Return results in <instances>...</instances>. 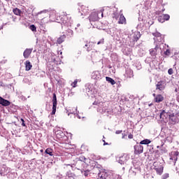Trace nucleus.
I'll list each match as a JSON object with an SVG mask.
<instances>
[{
	"mask_svg": "<svg viewBox=\"0 0 179 179\" xmlns=\"http://www.w3.org/2000/svg\"><path fill=\"white\" fill-rule=\"evenodd\" d=\"M43 12L46 13V15H50L51 22H57V23H61L67 27H69L72 25V20L71 19V15H66V13H64V15L58 16L57 15V12L55 10L48 11L45 10Z\"/></svg>",
	"mask_w": 179,
	"mask_h": 179,
	"instance_id": "1",
	"label": "nucleus"
},
{
	"mask_svg": "<svg viewBox=\"0 0 179 179\" xmlns=\"http://www.w3.org/2000/svg\"><path fill=\"white\" fill-rule=\"evenodd\" d=\"M100 13H101V11L92 12L88 17L90 22L93 27H94V22H99V15H100Z\"/></svg>",
	"mask_w": 179,
	"mask_h": 179,
	"instance_id": "2",
	"label": "nucleus"
},
{
	"mask_svg": "<svg viewBox=\"0 0 179 179\" xmlns=\"http://www.w3.org/2000/svg\"><path fill=\"white\" fill-rule=\"evenodd\" d=\"M93 105L99 106V108L98 109V111H99V113H101V114H106V113L109 112L108 107L106 106V103L94 101L93 103Z\"/></svg>",
	"mask_w": 179,
	"mask_h": 179,
	"instance_id": "3",
	"label": "nucleus"
},
{
	"mask_svg": "<svg viewBox=\"0 0 179 179\" xmlns=\"http://www.w3.org/2000/svg\"><path fill=\"white\" fill-rule=\"evenodd\" d=\"M86 162H87V159L85 157H80L76 164H66V166H71V169H73V166H77V167H79V164H85Z\"/></svg>",
	"mask_w": 179,
	"mask_h": 179,
	"instance_id": "4",
	"label": "nucleus"
},
{
	"mask_svg": "<svg viewBox=\"0 0 179 179\" xmlns=\"http://www.w3.org/2000/svg\"><path fill=\"white\" fill-rule=\"evenodd\" d=\"M152 35L155 36V41H158V43H163L164 42V36L162 35L159 32L153 33Z\"/></svg>",
	"mask_w": 179,
	"mask_h": 179,
	"instance_id": "5",
	"label": "nucleus"
},
{
	"mask_svg": "<svg viewBox=\"0 0 179 179\" xmlns=\"http://www.w3.org/2000/svg\"><path fill=\"white\" fill-rule=\"evenodd\" d=\"M10 168L6 166V165H3L0 169V174L1 176L5 177V176H8L10 173Z\"/></svg>",
	"mask_w": 179,
	"mask_h": 179,
	"instance_id": "6",
	"label": "nucleus"
},
{
	"mask_svg": "<svg viewBox=\"0 0 179 179\" xmlns=\"http://www.w3.org/2000/svg\"><path fill=\"white\" fill-rule=\"evenodd\" d=\"M78 13H80V16H86V15L89 14V8L86 7V6H81L78 8Z\"/></svg>",
	"mask_w": 179,
	"mask_h": 179,
	"instance_id": "7",
	"label": "nucleus"
},
{
	"mask_svg": "<svg viewBox=\"0 0 179 179\" xmlns=\"http://www.w3.org/2000/svg\"><path fill=\"white\" fill-rule=\"evenodd\" d=\"M45 10L39 13V15H43V16H45V17H43L41 20L42 24H45V23H48V22H52L50 20L51 17H50V15H47V13H44Z\"/></svg>",
	"mask_w": 179,
	"mask_h": 179,
	"instance_id": "8",
	"label": "nucleus"
},
{
	"mask_svg": "<svg viewBox=\"0 0 179 179\" xmlns=\"http://www.w3.org/2000/svg\"><path fill=\"white\" fill-rule=\"evenodd\" d=\"M55 113H57V94H55V93H54L53 94V97H52V115H55Z\"/></svg>",
	"mask_w": 179,
	"mask_h": 179,
	"instance_id": "9",
	"label": "nucleus"
},
{
	"mask_svg": "<svg viewBox=\"0 0 179 179\" xmlns=\"http://www.w3.org/2000/svg\"><path fill=\"white\" fill-rule=\"evenodd\" d=\"M134 153L135 155H141V153H143V146L141 144L134 145Z\"/></svg>",
	"mask_w": 179,
	"mask_h": 179,
	"instance_id": "10",
	"label": "nucleus"
},
{
	"mask_svg": "<svg viewBox=\"0 0 179 179\" xmlns=\"http://www.w3.org/2000/svg\"><path fill=\"white\" fill-rule=\"evenodd\" d=\"M129 159V157L128 155L124 154L122 156L119 157V159L117 160L118 163L120 164H125L127 162H128V159Z\"/></svg>",
	"mask_w": 179,
	"mask_h": 179,
	"instance_id": "11",
	"label": "nucleus"
},
{
	"mask_svg": "<svg viewBox=\"0 0 179 179\" xmlns=\"http://www.w3.org/2000/svg\"><path fill=\"white\" fill-rule=\"evenodd\" d=\"M92 79L100 80V79H101V74L100 73V71H94L92 73Z\"/></svg>",
	"mask_w": 179,
	"mask_h": 179,
	"instance_id": "12",
	"label": "nucleus"
},
{
	"mask_svg": "<svg viewBox=\"0 0 179 179\" xmlns=\"http://www.w3.org/2000/svg\"><path fill=\"white\" fill-rule=\"evenodd\" d=\"M31 52H33V48H27L23 52L24 58L27 59V58H29V57H30L31 55Z\"/></svg>",
	"mask_w": 179,
	"mask_h": 179,
	"instance_id": "13",
	"label": "nucleus"
},
{
	"mask_svg": "<svg viewBox=\"0 0 179 179\" xmlns=\"http://www.w3.org/2000/svg\"><path fill=\"white\" fill-rule=\"evenodd\" d=\"M0 104L4 107H8V106H10V101L0 96Z\"/></svg>",
	"mask_w": 179,
	"mask_h": 179,
	"instance_id": "14",
	"label": "nucleus"
},
{
	"mask_svg": "<svg viewBox=\"0 0 179 179\" xmlns=\"http://www.w3.org/2000/svg\"><path fill=\"white\" fill-rule=\"evenodd\" d=\"M157 50H159V45H157L155 49L150 50V54L152 57H156L157 55Z\"/></svg>",
	"mask_w": 179,
	"mask_h": 179,
	"instance_id": "15",
	"label": "nucleus"
},
{
	"mask_svg": "<svg viewBox=\"0 0 179 179\" xmlns=\"http://www.w3.org/2000/svg\"><path fill=\"white\" fill-rule=\"evenodd\" d=\"M24 65H25V71H30V69H31V68H33V65L29 60H27L24 62Z\"/></svg>",
	"mask_w": 179,
	"mask_h": 179,
	"instance_id": "16",
	"label": "nucleus"
},
{
	"mask_svg": "<svg viewBox=\"0 0 179 179\" xmlns=\"http://www.w3.org/2000/svg\"><path fill=\"white\" fill-rule=\"evenodd\" d=\"M98 177L101 179H107V177H108V174L106 173V171H100L98 173Z\"/></svg>",
	"mask_w": 179,
	"mask_h": 179,
	"instance_id": "17",
	"label": "nucleus"
},
{
	"mask_svg": "<svg viewBox=\"0 0 179 179\" xmlns=\"http://www.w3.org/2000/svg\"><path fill=\"white\" fill-rule=\"evenodd\" d=\"M164 100V97H163V95L158 94L155 97V103H162Z\"/></svg>",
	"mask_w": 179,
	"mask_h": 179,
	"instance_id": "18",
	"label": "nucleus"
},
{
	"mask_svg": "<svg viewBox=\"0 0 179 179\" xmlns=\"http://www.w3.org/2000/svg\"><path fill=\"white\" fill-rule=\"evenodd\" d=\"M118 23L119 24H127V20L125 19V17L122 14L120 17Z\"/></svg>",
	"mask_w": 179,
	"mask_h": 179,
	"instance_id": "19",
	"label": "nucleus"
},
{
	"mask_svg": "<svg viewBox=\"0 0 179 179\" xmlns=\"http://www.w3.org/2000/svg\"><path fill=\"white\" fill-rule=\"evenodd\" d=\"M127 78H134V71L131 69H127L126 70Z\"/></svg>",
	"mask_w": 179,
	"mask_h": 179,
	"instance_id": "20",
	"label": "nucleus"
},
{
	"mask_svg": "<svg viewBox=\"0 0 179 179\" xmlns=\"http://www.w3.org/2000/svg\"><path fill=\"white\" fill-rule=\"evenodd\" d=\"M157 89L159 90H164V88L166 87L164 85V83L163 82H158L157 84L156 85Z\"/></svg>",
	"mask_w": 179,
	"mask_h": 179,
	"instance_id": "21",
	"label": "nucleus"
},
{
	"mask_svg": "<svg viewBox=\"0 0 179 179\" xmlns=\"http://www.w3.org/2000/svg\"><path fill=\"white\" fill-rule=\"evenodd\" d=\"M161 120H166L169 117V113L166 110H162L159 115Z\"/></svg>",
	"mask_w": 179,
	"mask_h": 179,
	"instance_id": "22",
	"label": "nucleus"
},
{
	"mask_svg": "<svg viewBox=\"0 0 179 179\" xmlns=\"http://www.w3.org/2000/svg\"><path fill=\"white\" fill-rule=\"evenodd\" d=\"M56 136L58 139H61L62 138H64V132L61 130H57L56 132Z\"/></svg>",
	"mask_w": 179,
	"mask_h": 179,
	"instance_id": "23",
	"label": "nucleus"
},
{
	"mask_svg": "<svg viewBox=\"0 0 179 179\" xmlns=\"http://www.w3.org/2000/svg\"><path fill=\"white\" fill-rule=\"evenodd\" d=\"M45 153H46V155H49V156H54V150L48 148L45 150Z\"/></svg>",
	"mask_w": 179,
	"mask_h": 179,
	"instance_id": "24",
	"label": "nucleus"
},
{
	"mask_svg": "<svg viewBox=\"0 0 179 179\" xmlns=\"http://www.w3.org/2000/svg\"><path fill=\"white\" fill-rule=\"evenodd\" d=\"M66 38V36L65 35H62L58 39H57V43L58 44H62V43H64V41H65V38Z\"/></svg>",
	"mask_w": 179,
	"mask_h": 179,
	"instance_id": "25",
	"label": "nucleus"
},
{
	"mask_svg": "<svg viewBox=\"0 0 179 179\" xmlns=\"http://www.w3.org/2000/svg\"><path fill=\"white\" fill-rule=\"evenodd\" d=\"M134 41H138L141 38V33L137 31L134 34Z\"/></svg>",
	"mask_w": 179,
	"mask_h": 179,
	"instance_id": "26",
	"label": "nucleus"
},
{
	"mask_svg": "<svg viewBox=\"0 0 179 179\" xmlns=\"http://www.w3.org/2000/svg\"><path fill=\"white\" fill-rule=\"evenodd\" d=\"M67 37H73V31L71 29H68L66 31Z\"/></svg>",
	"mask_w": 179,
	"mask_h": 179,
	"instance_id": "27",
	"label": "nucleus"
},
{
	"mask_svg": "<svg viewBox=\"0 0 179 179\" xmlns=\"http://www.w3.org/2000/svg\"><path fill=\"white\" fill-rule=\"evenodd\" d=\"M89 169H85V168H83V169H81V173L82 174H83V176H85V177H87V176H89Z\"/></svg>",
	"mask_w": 179,
	"mask_h": 179,
	"instance_id": "28",
	"label": "nucleus"
},
{
	"mask_svg": "<svg viewBox=\"0 0 179 179\" xmlns=\"http://www.w3.org/2000/svg\"><path fill=\"white\" fill-rule=\"evenodd\" d=\"M106 82H108V83H110L111 85H115V80H114L113 78L110 77H106Z\"/></svg>",
	"mask_w": 179,
	"mask_h": 179,
	"instance_id": "29",
	"label": "nucleus"
},
{
	"mask_svg": "<svg viewBox=\"0 0 179 179\" xmlns=\"http://www.w3.org/2000/svg\"><path fill=\"white\" fill-rule=\"evenodd\" d=\"M66 176L67 177H69V178H72V179L76 178V175H75L73 173H71V171L67 172Z\"/></svg>",
	"mask_w": 179,
	"mask_h": 179,
	"instance_id": "30",
	"label": "nucleus"
},
{
	"mask_svg": "<svg viewBox=\"0 0 179 179\" xmlns=\"http://www.w3.org/2000/svg\"><path fill=\"white\" fill-rule=\"evenodd\" d=\"M150 140L149 139H145L140 142V145H149L150 143Z\"/></svg>",
	"mask_w": 179,
	"mask_h": 179,
	"instance_id": "31",
	"label": "nucleus"
},
{
	"mask_svg": "<svg viewBox=\"0 0 179 179\" xmlns=\"http://www.w3.org/2000/svg\"><path fill=\"white\" fill-rule=\"evenodd\" d=\"M155 171L159 176H162V174H163V167L155 168Z\"/></svg>",
	"mask_w": 179,
	"mask_h": 179,
	"instance_id": "32",
	"label": "nucleus"
},
{
	"mask_svg": "<svg viewBox=\"0 0 179 179\" xmlns=\"http://www.w3.org/2000/svg\"><path fill=\"white\" fill-rule=\"evenodd\" d=\"M13 13L15 15H17V16H19V15H20V13H22V11L19 8H15L13 10Z\"/></svg>",
	"mask_w": 179,
	"mask_h": 179,
	"instance_id": "33",
	"label": "nucleus"
},
{
	"mask_svg": "<svg viewBox=\"0 0 179 179\" xmlns=\"http://www.w3.org/2000/svg\"><path fill=\"white\" fill-rule=\"evenodd\" d=\"M164 20H170V15L169 14H164L162 15Z\"/></svg>",
	"mask_w": 179,
	"mask_h": 179,
	"instance_id": "34",
	"label": "nucleus"
},
{
	"mask_svg": "<svg viewBox=\"0 0 179 179\" xmlns=\"http://www.w3.org/2000/svg\"><path fill=\"white\" fill-rule=\"evenodd\" d=\"M83 166H85V164H79V166H73V167H76V169H77V170H80V171H81L82 169H83Z\"/></svg>",
	"mask_w": 179,
	"mask_h": 179,
	"instance_id": "35",
	"label": "nucleus"
},
{
	"mask_svg": "<svg viewBox=\"0 0 179 179\" xmlns=\"http://www.w3.org/2000/svg\"><path fill=\"white\" fill-rule=\"evenodd\" d=\"M29 29H30V30H31V31H36L37 28L36 27V26L34 24H31V25H30Z\"/></svg>",
	"mask_w": 179,
	"mask_h": 179,
	"instance_id": "36",
	"label": "nucleus"
},
{
	"mask_svg": "<svg viewBox=\"0 0 179 179\" xmlns=\"http://www.w3.org/2000/svg\"><path fill=\"white\" fill-rule=\"evenodd\" d=\"M158 21L160 22V23H164V19L163 18V16H159L158 17Z\"/></svg>",
	"mask_w": 179,
	"mask_h": 179,
	"instance_id": "37",
	"label": "nucleus"
},
{
	"mask_svg": "<svg viewBox=\"0 0 179 179\" xmlns=\"http://www.w3.org/2000/svg\"><path fill=\"white\" fill-rule=\"evenodd\" d=\"M164 54L169 57V55H170V50L166 49V50L164 51Z\"/></svg>",
	"mask_w": 179,
	"mask_h": 179,
	"instance_id": "38",
	"label": "nucleus"
},
{
	"mask_svg": "<svg viewBox=\"0 0 179 179\" xmlns=\"http://www.w3.org/2000/svg\"><path fill=\"white\" fill-rule=\"evenodd\" d=\"M78 84V80H76L73 83H71V86L73 87H76V85Z\"/></svg>",
	"mask_w": 179,
	"mask_h": 179,
	"instance_id": "39",
	"label": "nucleus"
},
{
	"mask_svg": "<svg viewBox=\"0 0 179 179\" xmlns=\"http://www.w3.org/2000/svg\"><path fill=\"white\" fill-rule=\"evenodd\" d=\"M100 44H104V38L101 39L98 43L97 45H100Z\"/></svg>",
	"mask_w": 179,
	"mask_h": 179,
	"instance_id": "40",
	"label": "nucleus"
},
{
	"mask_svg": "<svg viewBox=\"0 0 179 179\" xmlns=\"http://www.w3.org/2000/svg\"><path fill=\"white\" fill-rule=\"evenodd\" d=\"M162 178H163V179H167V178H169V173H164V174L162 176Z\"/></svg>",
	"mask_w": 179,
	"mask_h": 179,
	"instance_id": "41",
	"label": "nucleus"
},
{
	"mask_svg": "<svg viewBox=\"0 0 179 179\" xmlns=\"http://www.w3.org/2000/svg\"><path fill=\"white\" fill-rule=\"evenodd\" d=\"M169 75H173V69H169L168 70Z\"/></svg>",
	"mask_w": 179,
	"mask_h": 179,
	"instance_id": "42",
	"label": "nucleus"
},
{
	"mask_svg": "<svg viewBox=\"0 0 179 179\" xmlns=\"http://www.w3.org/2000/svg\"><path fill=\"white\" fill-rule=\"evenodd\" d=\"M74 113H75V112L71 111V110H70V111H69V110H67V111H66V113L68 114V115H71V114H74Z\"/></svg>",
	"mask_w": 179,
	"mask_h": 179,
	"instance_id": "43",
	"label": "nucleus"
},
{
	"mask_svg": "<svg viewBox=\"0 0 179 179\" xmlns=\"http://www.w3.org/2000/svg\"><path fill=\"white\" fill-rule=\"evenodd\" d=\"M22 121V127H26V124H24V120H23V118L21 119Z\"/></svg>",
	"mask_w": 179,
	"mask_h": 179,
	"instance_id": "44",
	"label": "nucleus"
},
{
	"mask_svg": "<svg viewBox=\"0 0 179 179\" xmlns=\"http://www.w3.org/2000/svg\"><path fill=\"white\" fill-rule=\"evenodd\" d=\"M122 132V130H117V131H115V134L117 135H120V134H121Z\"/></svg>",
	"mask_w": 179,
	"mask_h": 179,
	"instance_id": "45",
	"label": "nucleus"
},
{
	"mask_svg": "<svg viewBox=\"0 0 179 179\" xmlns=\"http://www.w3.org/2000/svg\"><path fill=\"white\" fill-rule=\"evenodd\" d=\"M148 148L150 149V151L152 152H153V148H152V146L148 145Z\"/></svg>",
	"mask_w": 179,
	"mask_h": 179,
	"instance_id": "46",
	"label": "nucleus"
},
{
	"mask_svg": "<svg viewBox=\"0 0 179 179\" xmlns=\"http://www.w3.org/2000/svg\"><path fill=\"white\" fill-rule=\"evenodd\" d=\"M3 29V24H2V22H0V30H2Z\"/></svg>",
	"mask_w": 179,
	"mask_h": 179,
	"instance_id": "47",
	"label": "nucleus"
},
{
	"mask_svg": "<svg viewBox=\"0 0 179 179\" xmlns=\"http://www.w3.org/2000/svg\"><path fill=\"white\" fill-rule=\"evenodd\" d=\"M128 138H129V139H132V138H134V136L132 134H129L128 136Z\"/></svg>",
	"mask_w": 179,
	"mask_h": 179,
	"instance_id": "48",
	"label": "nucleus"
},
{
	"mask_svg": "<svg viewBox=\"0 0 179 179\" xmlns=\"http://www.w3.org/2000/svg\"><path fill=\"white\" fill-rule=\"evenodd\" d=\"M164 46H166V44L162 43V44L160 45V50H162V47H164Z\"/></svg>",
	"mask_w": 179,
	"mask_h": 179,
	"instance_id": "49",
	"label": "nucleus"
},
{
	"mask_svg": "<svg viewBox=\"0 0 179 179\" xmlns=\"http://www.w3.org/2000/svg\"><path fill=\"white\" fill-rule=\"evenodd\" d=\"M103 142H104L103 146H106V145H108V143H106V141L103 140Z\"/></svg>",
	"mask_w": 179,
	"mask_h": 179,
	"instance_id": "50",
	"label": "nucleus"
},
{
	"mask_svg": "<svg viewBox=\"0 0 179 179\" xmlns=\"http://www.w3.org/2000/svg\"><path fill=\"white\" fill-rule=\"evenodd\" d=\"M175 92H176V93H178V89L176 88V89H175Z\"/></svg>",
	"mask_w": 179,
	"mask_h": 179,
	"instance_id": "51",
	"label": "nucleus"
},
{
	"mask_svg": "<svg viewBox=\"0 0 179 179\" xmlns=\"http://www.w3.org/2000/svg\"><path fill=\"white\" fill-rule=\"evenodd\" d=\"M76 117H78V118L80 120V116L79 115H76Z\"/></svg>",
	"mask_w": 179,
	"mask_h": 179,
	"instance_id": "52",
	"label": "nucleus"
},
{
	"mask_svg": "<svg viewBox=\"0 0 179 179\" xmlns=\"http://www.w3.org/2000/svg\"><path fill=\"white\" fill-rule=\"evenodd\" d=\"M175 155H176V156H178V152H175Z\"/></svg>",
	"mask_w": 179,
	"mask_h": 179,
	"instance_id": "53",
	"label": "nucleus"
},
{
	"mask_svg": "<svg viewBox=\"0 0 179 179\" xmlns=\"http://www.w3.org/2000/svg\"><path fill=\"white\" fill-rule=\"evenodd\" d=\"M85 47H89V45L88 44H85Z\"/></svg>",
	"mask_w": 179,
	"mask_h": 179,
	"instance_id": "54",
	"label": "nucleus"
},
{
	"mask_svg": "<svg viewBox=\"0 0 179 179\" xmlns=\"http://www.w3.org/2000/svg\"><path fill=\"white\" fill-rule=\"evenodd\" d=\"M154 97H156V94H152Z\"/></svg>",
	"mask_w": 179,
	"mask_h": 179,
	"instance_id": "55",
	"label": "nucleus"
},
{
	"mask_svg": "<svg viewBox=\"0 0 179 179\" xmlns=\"http://www.w3.org/2000/svg\"><path fill=\"white\" fill-rule=\"evenodd\" d=\"M122 138L124 139V138H125V135H123Z\"/></svg>",
	"mask_w": 179,
	"mask_h": 179,
	"instance_id": "56",
	"label": "nucleus"
},
{
	"mask_svg": "<svg viewBox=\"0 0 179 179\" xmlns=\"http://www.w3.org/2000/svg\"><path fill=\"white\" fill-rule=\"evenodd\" d=\"M77 26L79 27V26H80V24H78Z\"/></svg>",
	"mask_w": 179,
	"mask_h": 179,
	"instance_id": "57",
	"label": "nucleus"
},
{
	"mask_svg": "<svg viewBox=\"0 0 179 179\" xmlns=\"http://www.w3.org/2000/svg\"><path fill=\"white\" fill-rule=\"evenodd\" d=\"M101 16H102V17H103V13H101Z\"/></svg>",
	"mask_w": 179,
	"mask_h": 179,
	"instance_id": "58",
	"label": "nucleus"
},
{
	"mask_svg": "<svg viewBox=\"0 0 179 179\" xmlns=\"http://www.w3.org/2000/svg\"><path fill=\"white\" fill-rule=\"evenodd\" d=\"M10 174H8V177H10Z\"/></svg>",
	"mask_w": 179,
	"mask_h": 179,
	"instance_id": "59",
	"label": "nucleus"
},
{
	"mask_svg": "<svg viewBox=\"0 0 179 179\" xmlns=\"http://www.w3.org/2000/svg\"><path fill=\"white\" fill-rule=\"evenodd\" d=\"M87 51H89V48H87Z\"/></svg>",
	"mask_w": 179,
	"mask_h": 179,
	"instance_id": "60",
	"label": "nucleus"
},
{
	"mask_svg": "<svg viewBox=\"0 0 179 179\" xmlns=\"http://www.w3.org/2000/svg\"><path fill=\"white\" fill-rule=\"evenodd\" d=\"M41 152H43V150H41Z\"/></svg>",
	"mask_w": 179,
	"mask_h": 179,
	"instance_id": "61",
	"label": "nucleus"
},
{
	"mask_svg": "<svg viewBox=\"0 0 179 179\" xmlns=\"http://www.w3.org/2000/svg\"><path fill=\"white\" fill-rule=\"evenodd\" d=\"M161 52H163V50H161Z\"/></svg>",
	"mask_w": 179,
	"mask_h": 179,
	"instance_id": "62",
	"label": "nucleus"
},
{
	"mask_svg": "<svg viewBox=\"0 0 179 179\" xmlns=\"http://www.w3.org/2000/svg\"><path fill=\"white\" fill-rule=\"evenodd\" d=\"M175 160H177V158H175Z\"/></svg>",
	"mask_w": 179,
	"mask_h": 179,
	"instance_id": "63",
	"label": "nucleus"
},
{
	"mask_svg": "<svg viewBox=\"0 0 179 179\" xmlns=\"http://www.w3.org/2000/svg\"><path fill=\"white\" fill-rule=\"evenodd\" d=\"M167 48H169V45H167Z\"/></svg>",
	"mask_w": 179,
	"mask_h": 179,
	"instance_id": "64",
	"label": "nucleus"
}]
</instances>
